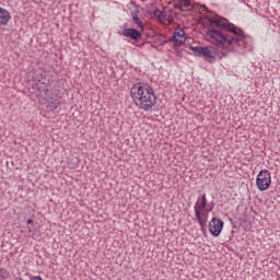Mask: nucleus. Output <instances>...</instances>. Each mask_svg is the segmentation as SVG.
<instances>
[{"mask_svg":"<svg viewBox=\"0 0 280 280\" xmlns=\"http://www.w3.org/2000/svg\"><path fill=\"white\" fill-rule=\"evenodd\" d=\"M131 100L140 110L148 113L156 106V94L154 88L148 83H135L130 89Z\"/></svg>","mask_w":280,"mask_h":280,"instance_id":"obj_2","label":"nucleus"},{"mask_svg":"<svg viewBox=\"0 0 280 280\" xmlns=\"http://www.w3.org/2000/svg\"><path fill=\"white\" fill-rule=\"evenodd\" d=\"M170 40L173 42L174 45H176L177 47H180V45H183L185 40H187V37L185 36V30L176 28Z\"/></svg>","mask_w":280,"mask_h":280,"instance_id":"obj_7","label":"nucleus"},{"mask_svg":"<svg viewBox=\"0 0 280 280\" xmlns=\"http://www.w3.org/2000/svg\"><path fill=\"white\" fill-rule=\"evenodd\" d=\"M272 177H270V171L262 170L259 172L256 178V185L259 191H266L270 188Z\"/></svg>","mask_w":280,"mask_h":280,"instance_id":"obj_4","label":"nucleus"},{"mask_svg":"<svg viewBox=\"0 0 280 280\" xmlns=\"http://www.w3.org/2000/svg\"><path fill=\"white\" fill-rule=\"evenodd\" d=\"M27 224H34V220L28 219V220H27Z\"/></svg>","mask_w":280,"mask_h":280,"instance_id":"obj_19","label":"nucleus"},{"mask_svg":"<svg viewBox=\"0 0 280 280\" xmlns=\"http://www.w3.org/2000/svg\"><path fill=\"white\" fill-rule=\"evenodd\" d=\"M27 231H28V233H32V228L28 226V228H27Z\"/></svg>","mask_w":280,"mask_h":280,"instance_id":"obj_20","label":"nucleus"},{"mask_svg":"<svg viewBox=\"0 0 280 280\" xmlns=\"http://www.w3.org/2000/svg\"><path fill=\"white\" fill-rule=\"evenodd\" d=\"M209 21L219 30L209 28L206 32V36L211 45L223 50H211L209 47L190 46V50L195 56L199 58H209L210 60H215V58L222 60V58H226V51H233L235 47L244 45V40L246 38L244 31L229 22V19L215 15Z\"/></svg>","mask_w":280,"mask_h":280,"instance_id":"obj_1","label":"nucleus"},{"mask_svg":"<svg viewBox=\"0 0 280 280\" xmlns=\"http://www.w3.org/2000/svg\"><path fill=\"white\" fill-rule=\"evenodd\" d=\"M37 95L39 97H44L47 100L48 97V103H47V109L50 113H54V110H58V106H60V97L59 96H51L49 95V88L47 85L43 84L40 86H37Z\"/></svg>","mask_w":280,"mask_h":280,"instance_id":"obj_3","label":"nucleus"},{"mask_svg":"<svg viewBox=\"0 0 280 280\" xmlns=\"http://www.w3.org/2000/svg\"><path fill=\"white\" fill-rule=\"evenodd\" d=\"M222 229H224V221H222L218 217H213L209 222V231L213 237H220V233H222Z\"/></svg>","mask_w":280,"mask_h":280,"instance_id":"obj_5","label":"nucleus"},{"mask_svg":"<svg viewBox=\"0 0 280 280\" xmlns=\"http://www.w3.org/2000/svg\"><path fill=\"white\" fill-rule=\"evenodd\" d=\"M207 218V214H200L197 212V214H195V218L199 224V226L201 228V231H205V226H207V219H202V218Z\"/></svg>","mask_w":280,"mask_h":280,"instance_id":"obj_11","label":"nucleus"},{"mask_svg":"<svg viewBox=\"0 0 280 280\" xmlns=\"http://www.w3.org/2000/svg\"><path fill=\"white\" fill-rule=\"evenodd\" d=\"M174 8H175V10H183V4L180 2L176 3V4H174Z\"/></svg>","mask_w":280,"mask_h":280,"instance_id":"obj_17","label":"nucleus"},{"mask_svg":"<svg viewBox=\"0 0 280 280\" xmlns=\"http://www.w3.org/2000/svg\"><path fill=\"white\" fill-rule=\"evenodd\" d=\"M10 19H12L10 11L0 7V25H8L10 23Z\"/></svg>","mask_w":280,"mask_h":280,"instance_id":"obj_10","label":"nucleus"},{"mask_svg":"<svg viewBox=\"0 0 280 280\" xmlns=\"http://www.w3.org/2000/svg\"><path fill=\"white\" fill-rule=\"evenodd\" d=\"M165 16H166L165 12L162 11V14L158 15V19L159 21H163L165 20Z\"/></svg>","mask_w":280,"mask_h":280,"instance_id":"obj_16","label":"nucleus"},{"mask_svg":"<svg viewBox=\"0 0 280 280\" xmlns=\"http://www.w3.org/2000/svg\"><path fill=\"white\" fill-rule=\"evenodd\" d=\"M194 209L195 215H198V213L205 214V210L207 209V194H202L201 197L197 199Z\"/></svg>","mask_w":280,"mask_h":280,"instance_id":"obj_9","label":"nucleus"},{"mask_svg":"<svg viewBox=\"0 0 280 280\" xmlns=\"http://www.w3.org/2000/svg\"><path fill=\"white\" fill-rule=\"evenodd\" d=\"M129 10H130L131 19H132L135 25H137L140 30H143L145 27V24H143V21L139 16L140 10H139V7L137 5V3L131 1L129 3Z\"/></svg>","mask_w":280,"mask_h":280,"instance_id":"obj_6","label":"nucleus"},{"mask_svg":"<svg viewBox=\"0 0 280 280\" xmlns=\"http://www.w3.org/2000/svg\"><path fill=\"white\" fill-rule=\"evenodd\" d=\"M30 280H43L40 276H33Z\"/></svg>","mask_w":280,"mask_h":280,"instance_id":"obj_18","label":"nucleus"},{"mask_svg":"<svg viewBox=\"0 0 280 280\" xmlns=\"http://www.w3.org/2000/svg\"><path fill=\"white\" fill-rule=\"evenodd\" d=\"M120 36H125L126 38H130L131 40H141L142 34L137 28H124L121 33H119Z\"/></svg>","mask_w":280,"mask_h":280,"instance_id":"obj_8","label":"nucleus"},{"mask_svg":"<svg viewBox=\"0 0 280 280\" xmlns=\"http://www.w3.org/2000/svg\"><path fill=\"white\" fill-rule=\"evenodd\" d=\"M182 8H189L190 3L189 0H180Z\"/></svg>","mask_w":280,"mask_h":280,"instance_id":"obj_14","label":"nucleus"},{"mask_svg":"<svg viewBox=\"0 0 280 280\" xmlns=\"http://www.w3.org/2000/svg\"><path fill=\"white\" fill-rule=\"evenodd\" d=\"M156 7H154V5H151V7H149L148 9H147V12H148V14H150L151 16H154V12H156Z\"/></svg>","mask_w":280,"mask_h":280,"instance_id":"obj_13","label":"nucleus"},{"mask_svg":"<svg viewBox=\"0 0 280 280\" xmlns=\"http://www.w3.org/2000/svg\"><path fill=\"white\" fill-rule=\"evenodd\" d=\"M0 277H2V279H8L10 277V271L7 270L5 268H1L0 269Z\"/></svg>","mask_w":280,"mask_h":280,"instance_id":"obj_12","label":"nucleus"},{"mask_svg":"<svg viewBox=\"0 0 280 280\" xmlns=\"http://www.w3.org/2000/svg\"><path fill=\"white\" fill-rule=\"evenodd\" d=\"M161 14H163V11H161V10L158 8V9H155L153 16H155L156 19H159V16H161Z\"/></svg>","mask_w":280,"mask_h":280,"instance_id":"obj_15","label":"nucleus"}]
</instances>
